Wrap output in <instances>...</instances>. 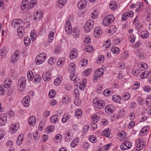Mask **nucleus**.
Wrapping results in <instances>:
<instances>
[{
	"instance_id": "nucleus-1",
	"label": "nucleus",
	"mask_w": 151,
	"mask_h": 151,
	"mask_svg": "<svg viewBox=\"0 0 151 151\" xmlns=\"http://www.w3.org/2000/svg\"><path fill=\"white\" fill-rule=\"evenodd\" d=\"M114 19V18L113 15H108L104 19L102 22L103 24L105 26H109L113 22Z\"/></svg>"
},
{
	"instance_id": "nucleus-2",
	"label": "nucleus",
	"mask_w": 151,
	"mask_h": 151,
	"mask_svg": "<svg viewBox=\"0 0 151 151\" xmlns=\"http://www.w3.org/2000/svg\"><path fill=\"white\" fill-rule=\"evenodd\" d=\"M26 81V78L24 77H22L19 80L18 87L20 91H23L25 88Z\"/></svg>"
},
{
	"instance_id": "nucleus-3",
	"label": "nucleus",
	"mask_w": 151,
	"mask_h": 151,
	"mask_svg": "<svg viewBox=\"0 0 151 151\" xmlns=\"http://www.w3.org/2000/svg\"><path fill=\"white\" fill-rule=\"evenodd\" d=\"M94 22L92 20L90 19L88 21L85 25L84 29L86 32H90L93 27Z\"/></svg>"
},
{
	"instance_id": "nucleus-4",
	"label": "nucleus",
	"mask_w": 151,
	"mask_h": 151,
	"mask_svg": "<svg viewBox=\"0 0 151 151\" xmlns=\"http://www.w3.org/2000/svg\"><path fill=\"white\" fill-rule=\"evenodd\" d=\"M132 145L131 142L129 141H125L120 146V148L122 150H127L130 149Z\"/></svg>"
},
{
	"instance_id": "nucleus-5",
	"label": "nucleus",
	"mask_w": 151,
	"mask_h": 151,
	"mask_svg": "<svg viewBox=\"0 0 151 151\" xmlns=\"http://www.w3.org/2000/svg\"><path fill=\"white\" fill-rule=\"evenodd\" d=\"M65 30L68 34H70L72 33V27L71 24L69 21H67L65 23Z\"/></svg>"
},
{
	"instance_id": "nucleus-6",
	"label": "nucleus",
	"mask_w": 151,
	"mask_h": 151,
	"mask_svg": "<svg viewBox=\"0 0 151 151\" xmlns=\"http://www.w3.org/2000/svg\"><path fill=\"white\" fill-rule=\"evenodd\" d=\"M19 53L18 51L17 50L13 54L11 58L10 61L11 63H14L18 60Z\"/></svg>"
},
{
	"instance_id": "nucleus-7",
	"label": "nucleus",
	"mask_w": 151,
	"mask_h": 151,
	"mask_svg": "<svg viewBox=\"0 0 151 151\" xmlns=\"http://www.w3.org/2000/svg\"><path fill=\"white\" fill-rule=\"evenodd\" d=\"M19 128V125L18 123L13 124L10 127L9 131L12 133L16 132Z\"/></svg>"
},
{
	"instance_id": "nucleus-8",
	"label": "nucleus",
	"mask_w": 151,
	"mask_h": 151,
	"mask_svg": "<svg viewBox=\"0 0 151 151\" xmlns=\"http://www.w3.org/2000/svg\"><path fill=\"white\" fill-rule=\"evenodd\" d=\"M145 143L142 140H139L137 144L136 149L137 150L139 151L143 149L145 146Z\"/></svg>"
},
{
	"instance_id": "nucleus-9",
	"label": "nucleus",
	"mask_w": 151,
	"mask_h": 151,
	"mask_svg": "<svg viewBox=\"0 0 151 151\" xmlns=\"http://www.w3.org/2000/svg\"><path fill=\"white\" fill-rule=\"evenodd\" d=\"M102 33V31L99 27H96L94 29L93 35L95 37L98 38L100 37Z\"/></svg>"
},
{
	"instance_id": "nucleus-10",
	"label": "nucleus",
	"mask_w": 151,
	"mask_h": 151,
	"mask_svg": "<svg viewBox=\"0 0 151 151\" xmlns=\"http://www.w3.org/2000/svg\"><path fill=\"white\" fill-rule=\"evenodd\" d=\"M105 111L106 113H112L115 110L114 106L112 105H106L105 109Z\"/></svg>"
},
{
	"instance_id": "nucleus-11",
	"label": "nucleus",
	"mask_w": 151,
	"mask_h": 151,
	"mask_svg": "<svg viewBox=\"0 0 151 151\" xmlns=\"http://www.w3.org/2000/svg\"><path fill=\"white\" fill-rule=\"evenodd\" d=\"M24 32V29L22 25H19L18 27L17 32L18 35L19 37H22Z\"/></svg>"
},
{
	"instance_id": "nucleus-12",
	"label": "nucleus",
	"mask_w": 151,
	"mask_h": 151,
	"mask_svg": "<svg viewBox=\"0 0 151 151\" xmlns=\"http://www.w3.org/2000/svg\"><path fill=\"white\" fill-rule=\"evenodd\" d=\"M30 97L29 96H26L22 100V103L24 106L28 107L29 105Z\"/></svg>"
},
{
	"instance_id": "nucleus-13",
	"label": "nucleus",
	"mask_w": 151,
	"mask_h": 151,
	"mask_svg": "<svg viewBox=\"0 0 151 151\" xmlns=\"http://www.w3.org/2000/svg\"><path fill=\"white\" fill-rule=\"evenodd\" d=\"M51 73L50 72H46L42 75V78L46 81H48L50 79Z\"/></svg>"
},
{
	"instance_id": "nucleus-14",
	"label": "nucleus",
	"mask_w": 151,
	"mask_h": 151,
	"mask_svg": "<svg viewBox=\"0 0 151 151\" xmlns=\"http://www.w3.org/2000/svg\"><path fill=\"white\" fill-rule=\"evenodd\" d=\"M77 50L76 49H72L70 53V58L72 59L77 56Z\"/></svg>"
},
{
	"instance_id": "nucleus-15",
	"label": "nucleus",
	"mask_w": 151,
	"mask_h": 151,
	"mask_svg": "<svg viewBox=\"0 0 151 151\" xmlns=\"http://www.w3.org/2000/svg\"><path fill=\"white\" fill-rule=\"evenodd\" d=\"M11 81V80L9 78H7L6 79L4 83V87L6 88L10 87L12 84Z\"/></svg>"
},
{
	"instance_id": "nucleus-16",
	"label": "nucleus",
	"mask_w": 151,
	"mask_h": 151,
	"mask_svg": "<svg viewBox=\"0 0 151 151\" xmlns=\"http://www.w3.org/2000/svg\"><path fill=\"white\" fill-rule=\"evenodd\" d=\"M86 5V2L85 1H80L78 4L77 6L79 9H82L84 8Z\"/></svg>"
},
{
	"instance_id": "nucleus-17",
	"label": "nucleus",
	"mask_w": 151,
	"mask_h": 151,
	"mask_svg": "<svg viewBox=\"0 0 151 151\" xmlns=\"http://www.w3.org/2000/svg\"><path fill=\"white\" fill-rule=\"evenodd\" d=\"M36 122V118L34 116H31L29 118L28 120V122L29 124L31 126H33L35 123Z\"/></svg>"
},
{
	"instance_id": "nucleus-18",
	"label": "nucleus",
	"mask_w": 151,
	"mask_h": 151,
	"mask_svg": "<svg viewBox=\"0 0 151 151\" xmlns=\"http://www.w3.org/2000/svg\"><path fill=\"white\" fill-rule=\"evenodd\" d=\"M42 17V14L40 12H37L35 16H34V20H38Z\"/></svg>"
},
{
	"instance_id": "nucleus-19",
	"label": "nucleus",
	"mask_w": 151,
	"mask_h": 151,
	"mask_svg": "<svg viewBox=\"0 0 151 151\" xmlns=\"http://www.w3.org/2000/svg\"><path fill=\"white\" fill-rule=\"evenodd\" d=\"M105 105V102L103 101H99L97 103V105H96L95 106L99 109H101Z\"/></svg>"
},
{
	"instance_id": "nucleus-20",
	"label": "nucleus",
	"mask_w": 151,
	"mask_h": 151,
	"mask_svg": "<svg viewBox=\"0 0 151 151\" xmlns=\"http://www.w3.org/2000/svg\"><path fill=\"white\" fill-rule=\"evenodd\" d=\"M8 49L5 47L3 48L0 50V55L2 56H5L7 53Z\"/></svg>"
},
{
	"instance_id": "nucleus-21",
	"label": "nucleus",
	"mask_w": 151,
	"mask_h": 151,
	"mask_svg": "<svg viewBox=\"0 0 151 151\" xmlns=\"http://www.w3.org/2000/svg\"><path fill=\"white\" fill-rule=\"evenodd\" d=\"M67 0H59L58 2V6L60 8H62L65 5Z\"/></svg>"
},
{
	"instance_id": "nucleus-22",
	"label": "nucleus",
	"mask_w": 151,
	"mask_h": 151,
	"mask_svg": "<svg viewBox=\"0 0 151 151\" xmlns=\"http://www.w3.org/2000/svg\"><path fill=\"white\" fill-rule=\"evenodd\" d=\"M6 117L5 116H1L0 118V126L4 125L6 122Z\"/></svg>"
},
{
	"instance_id": "nucleus-23",
	"label": "nucleus",
	"mask_w": 151,
	"mask_h": 151,
	"mask_svg": "<svg viewBox=\"0 0 151 151\" xmlns=\"http://www.w3.org/2000/svg\"><path fill=\"white\" fill-rule=\"evenodd\" d=\"M27 76L28 80L29 81L32 80L34 78L32 72L31 70L28 71L27 73Z\"/></svg>"
},
{
	"instance_id": "nucleus-24",
	"label": "nucleus",
	"mask_w": 151,
	"mask_h": 151,
	"mask_svg": "<svg viewBox=\"0 0 151 151\" xmlns=\"http://www.w3.org/2000/svg\"><path fill=\"white\" fill-rule=\"evenodd\" d=\"M23 137L24 135L22 134H20L18 137L17 141V143L18 145H19L22 143L21 142L23 141Z\"/></svg>"
},
{
	"instance_id": "nucleus-25",
	"label": "nucleus",
	"mask_w": 151,
	"mask_h": 151,
	"mask_svg": "<svg viewBox=\"0 0 151 151\" xmlns=\"http://www.w3.org/2000/svg\"><path fill=\"white\" fill-rule=\"evenodd\" d=\"M62 78L60 76H58L54 80V83L55 86H58L61 83Z\"/></svg>"
},
{
	"instance_id": "nucleus-26",
	"label": "nucleus",
	"mask_w": 151,
	"mask_h": 151,
	"mask_svg": "<svg viewBox=\"0 0 151 151\" xmlns=\"http://www.w3.org/2000/svg\"><path fill=\"white\" fill-rule=\"evenodd\" d=\"M109 7L111 9L115 10L116 8V4L114 1H111L110 3Z\"/></svg>"
},
{
	"instance_id": "nucleus-27",
	"label": "nucleus",
	"mask_w": 151,
	"mask_h": 151,
	"mask_svg": "<svg viewBox=\"0 0 151 151\" xmlns=\"http://www.w3.org/2000/svg\"><path fill=\"white\" fill-rule=\"evenodd\" d=\"M70 78L72 81H75L76 83L80 81L79 79L77 78L73 73L70 74Z\"/></svg>"
},
{
	"instance_id": "nucleus-28",
	"label": "nucleus",
	"mask_w": 151,
	"mask_h": 151,
	"mask_svg": "<svg viewBox=\"0 0 151 151\" xmlns=\"http://www.w3.org/2000/svg\"><path fill=\"white\" fill-rule=\"evenodd\" d=\"M41 79V76L39 75H36L34 77L33 82L36 83H38L40 82Z\"/></svg>"
},
{
	"instance_id": "nucleus-29",
	"label": "nucleus",
	"mask_w": 151,
	"mask_h": 151,
	"mask_svg": "<svg viewBox=\"0 0 151 151\" xmlns=\"http://www.w3.org/2000/svg\"><path fill=\"white\" fill-rule=\"evenodd\" d=\"M93 47L91 45L87 46L84 49V50L88 53H93Z\"/></svg>"
},
{
	"instance_id": "nucleus-30",
	"label": "nucleus",
	"mask_w": 151,
	"mask_h": 151,
	"mask_svg": "<svg viewBox=\"0 0 151 151\" xmlns=\"http://www.w3.org/2000/svg\"><path fill=\"white\" fill-rule=\"evenodd\" d=\"M58 116L56 115H54L52 116L50 118V121L51 122L54 123L58 121Z\"/></svg>"
},
{
	"instance_id": "nucleus-31",
	"label": "nucleus",
	"mask_w": 151,
	"mask_h": 151,
	"mask_svg": "<svg viewBox=\"0 0 151 151\" xmlns=\"http://www.w3.org/2000/svg\"><path fill=\"white\" fill-rule=\"evenodd\" d=\"M65 59L63 58H60L57 62V65L58 67L62 66L64 63Z\"/></svg>"
},
{
	"instance_id": "nucleus-32",
	"label": "nucleus",
	"mask_w": 151,
	"mask_h": 151,
	"mask_svg": "<svg viewBox=\"0 0 151 151\" xmlns=\"http://www.w3.org/2000/svg\"><path fill=\"white\" fill-rule=\"evenodd\" d=\"M78 142V138L74 139L70 143V146L72 147H75L77 145Z\"/></svg>"
},
{
	"instance_id": "nucleus-33",
	"label": "nucleus",
	"mask_w": 151,
	"mask_h": 151,
	"mask_svg": "<svg viewBox=\"0 0 151 151\" xmlns=\"http://www.w3.org/2000/svg\"><path fill=\"white\" fill-rule=\"evenodd\" d=\"M150 72L147 71L143 72L141 76V78L142 79H144L150 75Z\"/></svg>"
},
{
	"instance_id": "nucleus-34",
	"label": "nucleus",
	"mask_w": 151,
	"mask_h": 151,
	"mask_svg": "<svg viewBox=\"0 0 151 151\" xmlns=\"http://www.w3.org/2000/svg\"><path fill=\"white\" fill-rule=\"evenodd\" d=\"M121 98L119 96L114 95L112 98V100L113 101L116 102H119L120 101Z\"/></svg>"
},
{
	"instance_id": "nucleus-35",
	"label": "nucleus",
	"mask_w": 151,
	"mask_h": 151,
	"mask_svg": "<svg viewBox=\"0 0 151 151\" xmlns=\"http://www.w3.org/2000/svg\"><path fill=\"white\" fill-rule=\"evenodd\" d=\"M104 70L102 68H99L97 70H96L95 72V73L98 75L100 77L103 75L104 73Z\"/></svg>"
},
{
	"instance_id": "nucleus-36",
	"label": "nucleus",
	"mask_w": 151,
	"mask_h": 151,
	"mask_svg": "<svg viewBox=\"0 0 151 151\" xmlns=\"http://www.w3.org/2000/svg\"><path fill=\"white\" fill-rule=\"evenodd\" d=\"M31 40L29 37H26L24 39V43L26 46H28L30 43Z\"/></svg>"
},
{
	"instance_id": "nucleus-37",
	"label": "nucleus",
	"mask_w": 151,
	"mask_h": 151,
	"mask_svg": "<svg viewBox=\"0 0 151 151\" xmlns=\"http://www.w3.org/2000/svg\"><path fill=\"white\" fill-rule=\"evenodd\" d=\"M56 93L54 90H50L49 93V96L51 98H53L55 96Z\"/></svg>"
},
{
	"instance_id": "nucleus-38",
	"label": "nucleus",
	"mask_w": 151,
	"mask_h": 151,
	"mask_svg": "<svg viewBox=\"0 0 151 151\" xmlns=\"http://www.w3.org/2000/svg\"><path fill=\"white\" fill-rule=\"evenodd\" d=\"M149 35V33L147 31H143L141 34V36L142 38H147Z\"/></svg>"
},
{
	"instance_id": "nucleus-39",
	"label": "nucleus",
	"mask_w": 151,
	"mask_h": 151,
	"mask_svg": "<svg viewBox=\"0 0 151 151\" xmlns=\"http://www.w3.org/2000/svg\"><path fill=\"white\" fill-rule=\"evenodd\" d=\"M45 59V58H41L39 57H37L36 58V61L37 63H38L39 64H40L43 63Z\"/></svg>"
},
{
	"instance_id": "nucleus-40",
	"label": "nucleus",
	"mask_w": 151,
	"mask_h": 151,
	"mask_svg": "<svg viewBox=\"0 0 151 151\" xmlns=\"http://www.w3.org/2000/svg\"><path fill=\"white\" fill-rule=\"evenodd\" d=\"M73 35L76 37H78L80 34V32L78 29L77 28H75L73 30Z\"/></svg>"
},
{
	"instance_id": "nucleus-41",
	"label": "nucleus",
	"mask_w": 151,
	"mask_h": 151,
	"mask_svg": "<svg viewBox=\"0 0 151 151\" xmlns=\"http://www.w3.org/2000/svg\"><path fill=\"white\" fill-rule=\"evenodd\" d=\"M149 128L148 126H146L143 127L140 131V135L141 136H143V134L147 131Z\"/></svg>"
},
{
	"instance_id": "nucleus-42",
	"label": "nucleus",
	"mask_w": 151,
	"mask_h": 151,
	"mask_svg": "<svg viewBox=\"0 0 151 151\" xmlns=\"http://www.w3.org/2000/svg\"><path fill=\"white\" fill-rule=\"evenodd\" d=\"M116 31V27L114 26H112L111 27V29H109V32L113 34Z\"/></svg>"
},
{
	"instance_id": "nucleus-43",
	"label": "nucleus",
	"mask_w": 151,
	"mask_h": 151,
	"mask_svg": "<svg viewBox=\"0 0 151 151\" xmlns=\"http://www.w3.org/2000/svg\"><path fill=\"white\" fill-rule=\"evenodd\" d=\"M138 66L142 69V70H145L147 68V65L145 63H144V64H139L138 65Z\"/></svg>"
},
{
	"instance_id": "nucleus-44",
	"label": "nucleus",
	"mask_w": 151,
	"mask_h": 151,
	"mask_svg": "<svg viewBox=\"0 0 151 151\" xmlns=\"http://www.w3.org/2000/svg\"><path fill=\"white\" fill-rule=\"evenodd\" d=\"M36 4L35 0H32L29 2L28 5L30 9L33 8Z\"/></svg>"
},
{
	"instance_id": "nucleus-45",
	"label": "nucleus",
	"mask_w": 151,
	"mask_h": 151,
	"mask_svg": "<svg viewBox=\"0 0 151 151\" xmlns=\"http://www.w3.org/2000/svg\"><path fill=\"white\" fill-rule=\"evenodd\" d=\"M112 52L115 54L118 53L120 50L117 47H114L111 49Z\"/></svg>"
},
{
	"instance_id": "nucleus-46",
	"label": "nucleus",
	"mask_w": 151,
	"mask_h": 151,
	"mask_svg": "<svg viewBox=\"0 0 151 151\" xmlns=\"http://www.w3.org/2000/svg\"><path fill=\"white\" fill-rule=\"evenodd\" d=\"M54 33L53 32H50V34L49 35L48 39H49V42H51L53 40L54 37Z\"/></svg>"
},
{
	"instance_id": "nucleus-47",
	"label": "nucleus",
	"mask_w": 151,
	"mask_h": 151,
	"mask_svg": "<svg viewBox=\"0 0 151 151\" xmlns=\"http://www.w3.org/2000/svg\"><path fill=\"white\" fill-rule=\"evenodd\" d=\"M123 96L124 98V100H127L129 99L130 95L128 93H125L123 94Z\"/></svg>"
},
{
	"instance_id": "nucleus-48",
	"label": "nucleus",
	"mask_w": 151,
	"mask_h": 151,
	"mask_svg": "<svg viewBox=\"0 0 151 151\" xmlns=\"http://www.w3.org/2000/svg\"><path fill=\"white\" fill-rule=\"evenodd\" d=\"M110 42L109 40H106L103 44V47L104 48H107L110 46Z\"/></svg>"
},
{
	"instance_id": "nucleus-49",
	"label": "nucleus",
	"mask_w": 151,
	"mask_h": 151,
	"mask_svg": "<svg viewBox=\"0 0 151 151\" xmlns=\"http://www.w3.org/2000/svg\"><path fill=\"white\" fill-rule=\"evenodd\" d=\"M140 83L139 82H136L132 86V88L133 89L136 90L139 87Z\"/></svg>"
},
{
	"instance_id": "nucleus-50",
	"label": "nucleus",
	"mask_w": 151,
	"mask_h": 151,
	"mask_svg": "<svg viewBox=\"0 0 151 151\" xmlns=\"http://www.w3.org/2000/svg\"><path fill=\"white\" fill-rule=\"evenodd\" d=\"M91 68L87 69L85 71L83 72L84 76H87L91 73Z\"/></svg>"
},
{
	"instance_id": "nucleus-51",
	"label": "nucleus",
	"mask_w": 151,
	"mask_h": 151,
	"mask_svg": "<svg viewBox=\"0 0 151 151\" xmlns=\"http://www.w3.org/2000/svg\"><path fill=\"white\" fill-rule=\"evenodd\" d=\"M89 140L92 142L93 143L95 142L96 140V139L94 135H91L89 137Z\"/></svg>"
},
{
	"instance_id": "nucleus-52",
	"label": "nucleus",
	"mask_w": 151,
	"mask_h": 151,
	"mask_svg": "<svg viewBox=\"0 0 151 151\" xmlns=\"http://www.w3.org/2000/svg\"><path fill=\"white\" fill-rule=\"evenodd\" d=\"M47 55L45 53H41L39 54L37 57H40L41 58H45V59L46 58Z\"/></svg>"
},
{
	"instance_id": "nucleus-53",
	"label": "nucleus",
	"mask_w": 151,
	"mask_h": 151,
	"mask_svg": "<svg viewBox=\"0 0 151 151\" xmlns=\"http://www.w3.org/2000/svg\"><path fill=\"white\" fill-rule=\"evenodd\" d=\"M128 15H127L126 12L123 13L122 17V20L125 21L126 20L128 17Z\"/></svg>"
},
{
	"instance_id": "nucleus-54",
	"label": "nucleus",
	"mask_w": 151,
	"mask_h": 151,
	"mask_svg": "<svg viewBox=\"0 0 151 151\" xmlns=\"http://www.w3.org/2000/svg\"><path fill=\"white\" fill-rule=\"evenodd\" d=\"M61 47L60 46H57L55 47V52L56 53H58L60 51Z\"/></svg>"
},
{
	"instance_id": "nucleus-55",
	"label": "nucleus",
	"mask_w": 151,
	"mask_h": 151,
	"mask_svg": "<svg viewBox=\"0 0 151 151\" xmlns=\"http://www.w3.org/2000/svg\"><path fill=\"white\" fill-rule=\"evenodd\" d=\"M110 93V91L108 89H105L104 91V94L106 96H109V94Z\"/></svg>"
},
{
	"instance_id": "nucleus-56",
	"label": "nucleus",
	"mask_w": 151,
	"mask_h": 151,
	"mask_svg": "<svg viewBox=\"0 0 151 151\" xmlns=\"http://www.w3.org/2000/svg\"><path fill=\"white\" fill-rule=\"evenodd\" d=\"M125 132L124 131H122L118 133V135L119 137L124 138L125 136Z\"/></svg>"
},
{
	"instance_id": "nucleus-57",
	"label": "nucleus",
	"mask_w": 151,
	"mask_h": 151,
	"mask_svg": "<svg viewBox=\"0 0 151 151\" xmlns=\"http://www.w3.org/2000/svg\"><path fill=\"white\" fill-rule=\"evenodd\" d=\"M54 129V127L53 126H49L46 129V131L48 132H51L53 131Z\"/></svg>"
},
{
	"instance_id": "nucleus-58",
	"label": "nucleus",
	"mask_w": 151,
	"mask_h": 151,
	"mask_svg": "<svg viewBox=\"0 0 151 151\" xmlns=\"http://www.w3.org/2000/svg\"><path fill=\"white\" fill-rule=\"evenodd\" d=\"M44 126L45 124L44 123L42 122H41L39 124V130L41 131Z\"/></svg>"
},
{
	"instance_id": "nucleus-59",
	"label": "nucleus",
	"mask_w": 151,
	"mask_h": 151,
	"mask_svg": "<svg viewBox=\"0 0 151 151\" xmlns=\"http://www.w3.org/2000/svg\"><path fill=\"white\" fill-rule=\"evenodd\" d=\"M91 17L93 19H95L97 17L96 11H94L91 14Z\"/></svg>"
},
{
	"instance_id": "nucleus-60",
	"label": "nucleus",
	"mask_w": 151,
	"mask_h": 151,
	"mask_svg": "<svg viewBox=\"0 0 151 151\" xmlns=\"http://www.w3.org/2000/svg\"><path fill=\"white\" fill-rule=\"evenodd\" d=\"M76 116H80L82 114L81 109H78L75 112Z\"/></svg>"
},
{
	"instance_id": "nucleus-61",
	"label": "nucleus",
	"mask_w": 151,
	"mask_h": 151,
	"mask_svg": "<svg viewBox=\"0 0 151 151\" xmlns=\"http://www.w3.org/2000/svg\"><path fill=\"white\" fill-rule=\"evenodd\" d=\"M55 60L52 58H50L48 60V63L51 65L54 64V62H55Z\"/></svg>"
},
{
	"instance_id": "nucleus-62",
	"label": "nucleus",
	"mask_w": 151,
	"mask_h": 151,
	"mask_svg": "<svg viewBox=\"0 0 151 151\" xmlns=\"http://www.w3.org/2000/svg\"><path fill=\"white\" fill-rule=\"evenodd\" d=\"M75 104L77 106H79L81 104V101H79L78 99H76L74 101Z\"/></svg>"
},
{
	"instance_id": "nucleus-63",
	"label": "nucleus",
	"mask_w": 151,
	"mask_h": 151,
	"mask_svg": "<svg viewBox=\"0 0 151 151\" xmlns=\"http://www.w3.org/2000/svg\"><path fill=\"white\" fill-rule=\"evenodd\" d=\"M69 101L67 98L64 97L62 100V102L64 104H68L69 102Z\"/></svg>"
},
{
	"instance_id": "nucleus-64",
	"label": "nucleus",
	"mask_w": 151,
	"mask_h": 151,
	"mask_svg": "<svg viewBox=\"0 0 151 151\" xmlns=\"http://www.w3.org/2000/svg\"><path fill=\"white\" fill-rule=\"evenodd\" d=\"M136 106V104L134 102H132L130 104L129 107L132 109L134 108Z\"/></svg>"
}]
</instances>
